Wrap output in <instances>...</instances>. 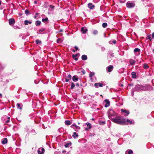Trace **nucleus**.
Instances as JSON below:
<instances>
[{"mask_svg":"<svg viewBox=\"0 0 154 154\" xmlns=\"http://www.w3.org/2000/svg\"><path fill=\"white\" fill-rule=\"evenodd\" d=\"M116 117V118L113 119L111 121L116 124L123 125V122L124 121L123 118H122L120 116H117Z\"/></svg>","mask_w":154,"mask_h":154,"instance_id":"f257e3e1","label":"nucleus"},{"mask_svg":"<svg viewBox=\"0 0 154 154\" xmlns=\"http://www.w3.org/2000/svg\"><path fill=\"white\" fill-rule=\"evenodd\" d=\"M108 115L109 118L112 120L113 119L116 118L115 117H116L117 115L112 109H110L108 112Z\"/></svg>","mask_w":154,"mask_h":154,"instance_id":"f03ea898","label":"nucleus"},{"mask_svg":"<svg viewBox=\"0 0 154 154\" xmlns=\"http://www.w3.org/2000/svg\"><path fill=\"white\" fill-rule=\"evenodd\" d=\"M143 90H146V88L144 86L139 85H137L133 89V91H139Z\"/></svg>","mask_w":154,"mask_h":154,"instance_id":"7ed1b4c3","label":"nucleus"},{"mask_svg":"<svg viewBox=\"0 0 154 154\" xmlns=\"http://www.w3.org/2000/svg\"><path fill=\"white\" fill-rule=\"evenodd\" d=\"M70 127L72 128H73L76 132L79 131V130L80 128V127L76 125L75 123L72 124Z\"/></svg>","mask_w":154,"mask_h":154,"instance_id":"20e7f679","label":"nucleus"},{"mask_svg":"<svg viewBox=\"0 0 154 154\" xmlns=\"http://www.w3.org/2000/svg\"><path fill=\"white\" fill-rule=\"evenodd\" d=\"M123 120H124V122H123V125H127L129 123L130 124L132 123V121L131 120H130L129 119H126L125 118H123Z\"/></svg>","mask_w":154,"mask_h":154,"instance_id":"39448f33","label":"nucleus"},{"mask_svg":"<svg viewBox=\"0 0 154 154\" xmlns=\"http://www.w3.org/2000/svg\"><path fill=\"white\" fill-rule=\"evenodd\" d=\"M126 5L127 8H131L134 7L135 6V5L134 3H131L128 2H127Z\"/></svg>","mask_w":154,"mask_h":154,"instance_id":"423d86ee","label":"nucleus"},{"mask_svg":"<svg viewBox=\"0 0 154 154\" xmlns=\"http://www.w3.org/2000/svg\"><path fill=\"white\" fill-rule=\"evenodd\" d=\"M114 67L112 65H110L106 68L107 72H110L112 71Z\"/></svg>","mask_w":154,"mask_h":154,"instance_id":"0eeeda50","label":"nucleus"},{"mask_svg":"<svg viewBox=\"0 0 154 154\" xmlns=\"http://www.w3.org/2000/svg\"><path fill=\"white\" fill-rule=\"evenodd\" d=\"M45 152V149L43 148H40L38 150V154H43Z\"/></svg>","mask_w":154,"mask_h":154,"instance_id":"6e6552de","label":"nucleus"},{"mask_svg":"<svg viewBox=\"0 0 154 154\" xmlns=\"http://www.w3.org/2000/svg\"><path fill=\"white\" fill-rule=\"evenodd\" d=\"M8 21L9 24L10 25H11L13 24H14L15 23V20L13 18L9 19Z\"/></svg>","mask_w":154,"mask_h":154,"instance_id":"1a4fd4ad","label":"nucleus"},{"mask_svg":"<svg viewBox=\"0 0 154 154\" xmlns=\"http://www.w3.org/2000/svg\"><path fill=\"white\" fill-rule=\"evenodd\" d=\"M106 104H104V106L106 107H107L110 105V102L107 99L105 100H104Z\"/></svg>","mask_w":154,"mask_h":154,"instance_id":"9d476101","label":"nucleus"},{"mask_svg":"<svg viewBox=\"0 0 154 154\" xmlns=\"http://www.w3.org/2000/svg\"><path fill=\"white\" fill-rule=\"evenodd\" d=\"M88 31V29L84 27H82L81 29V31L83 34L86 33Z\"/></svg>","mask_w":154,"mask_h":154,"instance_id":"9b49d317","label":"nucleus"},{"mask_svg":"<svg viewBox=\"0 0 154 154\" xmlns=\"http://www.w3.org/2000/svg\"><path fill=\"white\" fill-rule=\"evenodd\" d=\"M121 111L122 112L126 113L125 114V116H126L128 115H129V112L128 111H127L126 110L124 109H121Z\"/></svg>","mask_w":154,"mask_h":154,"instance_id":"f8f14e48","label":"nucleus"},{"mask_svg":"<svg viewBox=\"0 0 154 154\" xmlns=\"http://www.w3.org/2000/svg\"><path fill=\"white\" fill-rule=\"evenodd\" d=\"M72 80L75 82H76L78 80L79 78L77 75H74L72 78Z\"/></svg>","mask_w":154,"mask_h":154,"instance_id":"ddd939ff","label":"nucleus"},{"mask_svg":"<svg viewBox=\"0 0 154 154\" xmlns=\"http://www.w3.org/2000/svg\"><path fill=\"white\" fill-rule=\"evenodd\" d=\"M134 53H138V54L137 55H139L140 54V49L138 48H135L134 50Z\"/></svg>","mask_w":154,"mask_h":154,"instance_id":"4468645a","label":"nucleus"},{"mask_svg":"<svg viewBox=\"0 0 154 154\" xmlns=\"http://www.w3.org/2000/svg\"><path fill=\"white\" fill-rule=\"evenodd\" d=\"M88 8L91 9H92L94 8V6L93 5L92 3H89L88 4Z\"/></svg>","mask_w":154,"mask_h":154,"instance_id":"2eb2a0df","label":"nucleus"},{"mask_svg":"<svg viewBox=\"0 0 154 154\" xmlns=\"http://www.w3.org/2000/svg\"><path fill=\"white\" fill-rule=\"evenodd\" d=\"M146 88V90L151 91L153 90V88L150 85H148L147 86Z\"/></svg>","mask_w":154,"mask_h":154,"instance_id":"dca6fc26","label":"nucleus"},{"mask_svg":"<svg viewBox=\"0 0 154 154\" xmlns=\"http://www.w3.org/2000/svg\"><path fill=\"white\" fill-rule=\"evenodd\" d=\"M79 135L75 132H74L72 135V137L75 139H76L78 137Z\"/></svg>","mask_w":154,"mask_h":154,"instance_id":"f3484780","label":"nucleus"},{"mask_svg":"<svg viewBox=\"0 0 154 154\" xmlns=\"http://www.w3.org/2000/svg\"><path fill=\"white\" fill-rule=\"evenodd\" d=\"M41 24V22L39 20H37L35 22V25L36 26H40Z\"/></svg>","mask_w":154,"mask_h":154,"instance_id":"a211bd4d","label":"nucleus"},{"mask_svg":"<svg viewBox=\"0 0 154 154\" xmlns=\"http://www.w3.org/2000/svg\"><path fill=\"white\" fill-rule=\"evenodd\" d=\"M8 142V140L7 138H4V139L2 141V143L3 144H5L7 143Z\"/></svg>","mask_w":154,"mask_h":154,"instance_id":"6ab92c4d","label":"nucleus"},{"mask_svg":"<svg viewBox=\"0 0 154 154\" xmlns=\"http://www.w3.org/2000/svg\"><path fill=\"white\" fill-rule=\"evenodd\" d=\"M87 56L86 55H83L82 56V60H87Z\"/></svg>","mask_w":154,"mask_h":154,"instance_id":"aec40b11","label":"nucleus"},{"mask_svg":"<svg viewBox=\"0 0 154 154\" xmlns=\"http://www.w3.org/2000/svg\"><path fill=\"white\" fill-rule=\"evenodd\" d=\"M131 75H132V77L133 79H136V73L135 72H132L131 73Z\"/></svg>","mask_w":154,"mask_h":154,"instance_id":"412c9836","label":"nucleus"},{"mask_svg":"<svg viewBox=\"0 0 154 154\" xmlns=\"http://www.w3.org/2000/svg\"><path fill=\"white\" fill-rule=\"evenodd\" d=\"M136 62V61L134 60L133 59H131L130 60V64L132 65H134Z\"/></svg>","mask_w":154,"mask_h":154,"instance_id":"4be33fe9","label":"nucleus"},{"mask_svg":"<svg viewBox=\"0 0 154 154\" xmlns=\"http://www.w3.org/2000/svg\"><path fill=\"white\" fill-rule=\"evenodd\" d=\"M63 40V39L62 38H58L57 41V42L58 43H59L62 42Z\"/></svg>","mask_w":154,"mask_h":154,"instance_id":"5701e85b","label":"nucleus"},{"mask_svg":"<svg viewBox=\"0 0 154 154\" xmlns=\"http://www.w3.org/2000/svg\"><path fill=\"white\" fill-rule=\"evenodd\" d=\"M108 57H109L111 58L112 57H114V55L113 53L111 52L109 53V54L108 55Z\"/></svg>","mask_w":154,"mask_h":154,"instance_id":"b1692460","label":"nucleus"},{"mask_svg":"<svg viewBox=\"0 0 154 154\" xmlns=\"http://www.w3.org/2000/svg\"><path fill=\"white\" fill-rule=\"evenodd\" d=\"M65 124L66 125H69L71 124V122L69 120H66L65 122Z\"/></svg>","mask_w":154,"mask_h":154,"instance_id":"393cba45","label":"nucleus"},{"mask_svg":"<svg viewBox=\"0 0 154 154\" xmlns=\"http://www.w3.org/2000/svg\"><path fill=\"white\" fill-rule=\"evenodd\" d=\"M32 23V21H29L27 20H26L24 21V24L26 25L30 24Z\"/></svg>","mask_w":154,"mask_h":154,"instance_id":"a878e982","label":"nucleus"},{"mask_svg":"<svg viewBox=\"0 0 154 154\" xmlns=\"http://www.w3.org/2000/svg\"><path fill=\"white\" fill-rule=\"evenodd\" d=\"M48 19L47 17H45V18H43L42 19V22L45 23L48 21Z\"/></svg>","mask_w":154,"mask_h":154,"instance_id":"bb28decb","label":"nucleus"},{"mask_svg":"<svg viewBox=\"0 0 154 154\" xmlns=\"http://www.w3.org/2000/svg\"><path fill=\"white\" fill-rule=\"evenodd\" d=\"M133 153V151L131 150H130L128 151H126L125 152V154H132Z\"/></svg>","mask_w":154,"mask_h":154,"instance_id":"cd10ccee","label":"nucleus"},{"mask_svg":"<svg viewBox=\"0 0 154 154\" xmlns=\"http://www.w3.org/2000/svg\"><path fill=\"white\" fill-rule=\"evenodd\" d=\"M151 35L150 34H147V36L146 37V39H149L150 41H151L152 40V38L151 37Z\"/></svg>","mask_w":154,"mask_h":154,"instance_id":"c85d7f7f","label":"nucleus"},{"mask_svg":"<svg viewBox=\"0 0 154 154\" xmlns=\"http://www.w3.org/2000/svg\"><path fill=\"white\" fill-rule=\"evenodd\" d=\"M99 124L100 125H104L105 124L106 122H105L104 121H99Z\"/></svg>","mask_w":154,"mask_h":154,"instance_id":"c756f323","label":"nucleus"},{"mask_svg":"<svg viewBox=\"0 0 154 154\" xmlns=\"http://www.w3.org/2000/svg\"><path fill=\"white\" fill-rule=\"evenodd\" d=\"M77 56V54H73L72 55V58L75 60H77L78 59V58L76 57Z\"/></svg>","mask_w":154,"mask_h":154,"instance_id":"7c9ffc66","label":"nucleus"},{"mask_svg":"<svg viewBox=\"0 0 154 154\" xmlns=\"http://www.w3.org/2000/svg\"><path fill=\"white\" fill-rule=\"evenodd\" d=\"M124 68H122L119 70L118 72L119 73H123L124 71Z\"/></svg>","mask_w":154,"mask_h":154,"instance_id":"2f4dec72","label":"nucleus"},{"mask_svg":"<svg viewBox=\"0 0 154 154\" xmlns=\"http://www.w3.org/2000/svg\"><path fill=\"white\" fill-rule=\"evenodd\" d=\"M143 68L145 69H147L149 68V66L146 64H144L143 65Z\"/></svg>","mask_w":154,"mask_h":154,"instance_id":"473e14b6","label":"nucleus"},{"mask_svg":"<svg viewBox=\"0 0 154 154\" xmlns=\"http://www.w3.org/2000/svg\"><path fill=\"white\" fill-rule=\"evenodd\" d=\"M95 73L93 72H91L89 74V77L90 78L92 77V76L94 75Z\"/></svg>","mask_w":154,"mask_h":154,"instance_id":"72a5a7b5","label":"nucleus"},{"mask_svg":"<svg viewBox=\"0 0 154 154\" xmlns=\"http://www.w3.org/2000/svg\"><path fill=\"white\" fill-rule=\"evenodd\" d=\"M75 86V85L74 83L72 82L71 83V89H73Z\"/></svg>","mask_w":154,"mask_h":154,"instance_id":"f704fd0d","label":"nucleus"},{"mask_svg":"<svg viewBox=\"0 0 154 154\" xmlns=\"http://www.w3.org/2000/svg\"><path fill=\"white\" fill-rule=\"evenodd\" d=\"M45 28H42L41 29H39L37 31V33H39V32H38L39 31V32H43L44 31H45Z\"/></svg>","mask_w":154,"mask_h":154,"instance_id":"c9c22d12","label":"nucleus"},{"mask_svg":"<svg viewBox=\"0 0 154 154\" xmlns=\"http://www.w3.org/2000/svg\"><path fill=\"white\" fill-rule=\"evenodd\" d=\"M107 24L106 23H104L102 24V26L103 28H106L107 26Z\"/></svg>","mask_w":154,"mask_h":154,"instance_id":"e433bc0d","label":"nucleus"},{"mask_svg":"<svg viewBox=\"0 0 154 154\" xmlns=\"http://www.w3.org/2000/svg\"><path fill=\"white\" fill-rule=\"evenodd\" d=\"M17 106L18 109H22V108L20 107V105L19 103H17Z\"/></svg>","mask_w":154,"mask_h":154,"instance_id":"4c0bfd02","label":"nucleus"},{"mask_svg":"<svg viewBox=\"0 0 154 154\" xmlns=\"http://www.w3.org/2000/svg\"><path fill=\"white\" fill-rule=\"evenodd\" d=\"M36 44H38L41 43V41L38 40H36Z\"/></svg>","mask_w":154,"mask_h":154,"instance_id":"58836bf2","label":"nucleus"},{"mask_svg":"<svg viewBox=\"0 0 154 154\" xmlns=\"http://www.w3.org/2000/svg\"><path fill=\"white\" fill-rule=\"evenodd\" d=\"M98 33V31L97 30H94L93 32V34L94 35L97 34Z\"/></svg>","mask_w":154,"mask_h":154,"instance_id":"ea45409f","label":"nucleus"},{"mask_svg":"<svg viewBox=\"0 0 154 154\" xmlns=\"http://www.w3.org/2000/svg\"><path fill=\"white\" fill-rule=\"evenodd\" d=\"M66 77L68 79H71V75L69 74Z\"/></svg>","mask_w":154,"mask_h":154,"instance_id":"a19ab883","label":"nucleus"},{"mask_svg":"<svg viewBox=\"0 0 154 154\" xmlns=\"http://www.w3.org/2000/svg\"><path fill=\"white\" fill-rule=\"evenodd\" d=\"M98 86H99L100 87H102L103 85V83H98Z\"/></svg>","mask_w":154,"mask_h":154,"instance_id":"79ce46f5","label":"nucleus"},{"mask_svg":"<svg viewBox=\"0 0 154 154\" xmlns=\"http://www.w3.org/2000/svg\"><path fill=\"white\" fill-rule=\"evenodd\" d=\"M98 83H95L94 85L95 87L96 88H98Z\"/></svg>","mask_w":154,"mask_h":154,"instance_id":"37998d69","label":"nucleus"},{"mask_svg":"<svg viewBox=\"0 0 154 154\" xmlns=\"http://www.w3.org/2000/svg\"><path fill=\"white\" fill-rule=\"evenodd\" d=\"M86 124L87 125V127H91V125L89 123L87 122V123H86Z\"/></svg>","mask_w":154,"mask_h":154,"instance_id":"c03bdc74","label":"nucleus"},{"mask_svg":"<svg viewBox=\"0 0 154 154\" xmlns=\"http://www.w3.org/2000/svg\"><path fill=\"white\" fill-rule=\"evenodd\" d=\"M111 42V41L109 42L110 43L112 44L111 43H110ZM112 42L114 44H115L116 43V41L115 40H114L113 41H112Z\"/></svg>","mask_w":154,"mask_h":154,"instance_id":"a18cd8bd","label":"nucleus"},{"mask_svg":"<svg viewBox=\"0 0 154 154\" xmlns=\"http://www.w3.org/2000/svg\"><path fill=\"white\" fill-rule=\"evenodd\" d=\"M39 14V13H36L35 14V15L34 17V18L35 19H36L37 17L38 16V15Z\"/></svg>","mask_w":154,"mask_h":154,"instance_id":"49530a36","label":"nucleus"},{"mask_svg":"<svg viewBox=\"0 0 154 154\" xmlns=\"http://www.w3.org/2000/svg\"><path fill=\"white\" fill-rule=\"evenodd\" d=\"M25 13L26 14H29V11L28 10H26L25 11Z\"/></svg>","mask_w":154,"mask_h":154,"instance_id":"de8ad7c7","label":"nucleus"},{"mask_svg":"<svg viewBox=\"0 0 154 154\" xmlns=\"http://www.w3.org/2000/svg\"><path fill=\"white\" fill-rule=\"evenodd\" d=\"M91 128V127H87L85 128V130L87 131H88Z\"/></svg>","mask_w":154,"mask_h":154,"instance_id":"09e8293b","label":"nucleus"},{"mask_svg":"<svg viewBox=\"0 0 154 154\" xmlns=\"http://www.w3.org/2000/svg\"><path fill=\"white\" fill-rule=\"evenodd\" d=\"M49 7H50L52 9H54V7L53 6V5H50L49 6Z\"/></svg>","mask_w":154,"mask_h":154,"instance_id":"8fccbe9b","label":"nucleus"},{"mask_svg":"<svg viewBox=\"0 0 154 154\" xmlns=\"http://www.w3.org/2000/svg\"><path fill=\"white\" fill-rule=\"evenodd\" d=\"M69 144L68 143H66L65 145V146L66 147H67L69 146Z\"/></svg>","mask_w":154,"mask_h":154,"instance_id":"3c124183","label":"nucleus"},{"mask_svg":"<svg viewBox=\"0 0 154 154\" xmlns=\"http://www.w3.org/2000/svg\"><path fill=\"white\" fill-rule=\"evenodd\" d=\"M101 50L102 51H104L105 50V48L104 47H102Z\"/></svg>","mask_w":154,"mask_h":154,"instance_id":"603ef678","label":"nucleus"},{"mask_svg":"<svg viewBox=\"0 0 154 154\" xmlns=\"http://www.w3.org/2000/svg\"><path fill=\"white\" fill-rule=\"evenodd\" d=\"M69 81V79H68L67 78H66V80H65V82H67Z\"/></svg>","mask_w":154,"mask_h":154,"instance_id":"864d4df0","label":"nucleus"},{"mask_svg":"<svg viewBox=\"0 0 154 154\" xmlns=\"http://www.w3.org/2000/svg\"><path fill=\"white\" fill-rule=\"evenodd\" d=\"M74 48H75V49L76 50H79V49L78 48V47L76 46H75V47H74Z\"/></svg>","mask_w":154,"mask_h":154,"instance_id":"5fc2aeb1","label":"nucleus"},{"mask_svg":"<svg viewBox=\"0 0 154 154\" xmlns=\"http://www.w3.org/2000/svg\"><path fill=\"white\" fill-rule=\"evenodd\" d=\"M10 120H7L5 121V122L6 123H8L9 122Z\"/></svg>","mask_w":154,"mask_h":154,"instance_id":"6e6d98bb","label":"nucleus"},{"mask_svg":"<svg viewBox=\"0 0 154 154\" xmlns=\"http://www.w3.org/2000/svg\"><path fill=\"white\" fill-rule=\"evenodd\" d=\"M152 38L154 39V32H153L152 34Z\"/></svg>","mask_w":154,"mask_h":154,"instance_id":"4d7b16f0","label":"nucleus"},{"mask_svg":"<svg viewBox=\"0 0 154 154\" xmlns=\"http://www.w3.org/2000/svg\"><path fill=\"white\" fill-rule=\"evenodd\" d=\"M76 86L77 87H79V83H76Z\"/></svg>","mask_w":154,"mask_h":154,"instance_id":"13d9d810","label":"nucleus"},{"mask_svg":"<svg viewBox=\"0 0 154 154\" xmlns=\"http://www.w3.org/2000/svg\"><path fill=\"white\" fill-rule=\"evenodd\" d=\"M91 82H93V78H91Z\"/></svg>","mask_w":154,"mask_h":154,"instance_id":"bf43d9fd","label":"nucleus"},{"mask_svg":"<svg viewBox=\"0 0 154 154\" xmlns=\"http://www.w3.org/2000/svg\"><path fill=\"white\" fill-rule=\"evenodd\" d=\"M7 118L8 120H10V117H8Z\"/></svg>","mask_w":154,"mask_h":154,"instance_id":"052dcab7","label":"nucleus"},{"mask_svg":"<svg viewBox=\"0 0 154 154\" xmlns=\"http://www.w3.org/2000/svg\"><path fill=\"white\" fill-rule=\"evenodd\" d=\"M82 72L83 74H84L85 73V71H82Z\"/></svg>","mask_w":154,"mask_h":154,"instance_id":"680f3d73","label":"nucleus"},{"mask_svg":"<svg viewBox=\"0 0 154 154\" xmlns=\"http://www.w3.org/2000/svg\"><path fill=\"white\" fill-rule=\"evenodd\" d=\"M34 2L35 4H36L37 3V2L36 1H34Z\"/></svg>","mask_w":154,"mask_h":154,"instance_id":"e2e57ef3","label":"nucleus"},{"mask_svg":"<svg viewBox=\"0 0 154 154\" xmlns=\"http://www.w3.org/2000/svg\"><path fill=\"white\" fill-rule=\"evenodd\" d=\"M63 31V30L62 29H60L59 31L60 32H62Z\"/></svg>","mask_w":154,"mask_h":154,"instance_id":"0e129e2a","label":"nucleus"},{"mask_svg":"<svg viewBox=\"0 0 154 154\" xmlns=\"http://www.w3.org/2000/svg\"><path fill=\"white\" fill-rule=\"evenodd\" d=\"M2 95V94L1 93H0V97H1Z\"/></svg>","mask_w":154,"mask_h":154,"instance_id":"69168bd1","label":"nucleus"},{"mask_svg":"<svg viewBox=\"0 0 154 154\" xmlns=\"http://www.w3.org/2000/svg\"><path fill=\"white\" fill-rule=\"evenodd\" d=\"M35 84H37L38 83L37 82H37H35Z\"/></svg>","mask_w":154,"mask_h":154,"instance_id":"338daca9","label":"nucleus"},{"mask_svg":"<svg viewBox=\"0 0 154 154\" xmlns=\"http://www.w3.org/2000/svg\"><path fill=\"white\" fill-rule=\"evenodd\" d=\"M72 51H73V52H75V50H72Z\"/></svg>","mask_w":154,"mask_h":154,"instance_id":"774afa93","label":"nucleus"}]
</instances>
